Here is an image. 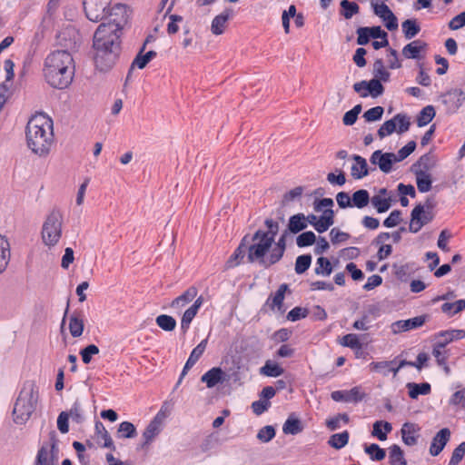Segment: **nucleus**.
I'll return each instance as SVG.
<instances>
[{"instance_id":"nucleus-1","label":"nucleus","mask_w":465,"mask_h":465,"mask_svg":"<svg viewBox=\"0 0 465 465\" xmlns=\"http://www.w3.org/2000/svg\"><path fill=\"white\" fill-rule=\"evenodd\" d=\"M43 74L52 87H68L74 75V63L72 54L65 50L51 52L44 61Z\"/></svg>"},{"instance_id":"nucleus-2","label":"nucleus","mask_w":465,"mask_h":465,"mask_svg":"<svg viewBox=\"0 0 465 465\" xmlns=\"http://www.w3.org/2000/svg\"><path fill=\"white\" fill-rule=\"evenodd\" d=\"M122 33L100 25L94 35L95 49L94 62L100 71L111 69L117 61L121 52Z\"/></svg>"},{"instance_id":"nucleus-3","label":"nucleus","mask_w":465,"mask_h":465,"mask_svg":"<svg viewBox=\"0 0 465 465\" xmlns=\"http://www.w3.org/2000/svg\"><path fill=\"white\" fill-rule=\"evenodd\" d=\"M25 136L27 146L34 153L48 154L54 143L53 120L43 113L33 115L27 123Z\"/></svg>"},{"instance_id":"nucleus-4","label":"nucleus","mask_w":465,"mask_h":465,"mask_svg":"<svg viewBox=\"0 0 465 465\" xmlns=\"http://www.w3.org/2000/svg\"><path fill=\"white\" fill-rule=\"evenodd\" d=\"M38 401V388L33 381H26L16 399L13 410L14 421L25 423L35 411Z\"/></svg>"},{"instance_id":"nucleus-5","label":"nucleus","mask_w":465,"mask_h":465,"mask_svg":"<svg viewBox=\"0 0 465 465\" xmlns=\"http://www.w3.org/2000/svg\"><path fill=\"white\" fill-rule=\"evenodd\" d=\"M252 243H247L248 255L247 260L249 262H257L260 265L264 268H268L274 263H269L270 254L266 256V253L272 250V237H267L265 232L258 230L251 238Z\"/></svg>"},{"instance_id":"nucleus-6","label":"nucleus","mask_w":465,"mask_h":465,"mask_svg":"<svg viewBox=\"0 0 465 465\" xmlns=\"http://www.w3.org/2000/svg\"><path fill=\"white\" fill-rule=\"evenodd\" d=\"M63 214L54 208L47 215L42 227V240L49 247L54 246L62 236Z\"/></svg>"},{"instance_id":"nucleus-7","label":"nucleus","mask_w":465,"mask_h":465,"mask_svg":"<svg viewBox=\"0 0 465 465\" xmlns=\"http://www.w3.org/2000/svg\"><path fill=\"white\" fill-rule=\"evenodd\" d=\"M104 20L106 22H103L101 25H105L106 28L110 27L112 30L122 33L129 20L128 7L123 4L110 5Z\"/></svg>"},{"instance_id":"nucleus-8","label":"nucleus","mask_w":465,"mask_h":465,"mask_svg":"<svg viewBox=\"0 0 465 465\" xmlns=\"http://www.w3.org/2000/svg\"><path fill=\"white\" fill-rule=\"evenodd\" d=\"M50 447L43 445L37 451L34 465H56L58 460V447L56 432L50 431Z\"/></svg>"},{"instance_id":"nucleus-9","label":"nucleus","mask_w":465,"mask_h":465,"mask_svg":"<svg viewBox=\"0 0 465 465\" xmlns=\"http://www.w3.org/2000/svg\"><path fill=\"white\" fill-rule=\"evenodd\" d=\"M411 125L410 118L403 114H397L393 118L384 122L378 130V136L381 139L391 134L394 132L405 133Z\"/></svg>"},{"instance_id":"nucleus-10","label":"nucleus","mask_w":465,"mask_h":465,"mask_svg":"<svg viewBox=\"0 0 465 465\" xmlns=\"http://www.w3.org/2000/svg\"><path fill=\"white\" fill-rule=\"evenodd\" d=\"M112 0H84V10L88 20L94 23L104 21Z\"/></svg>"},{"instance_id":"nucleus-11","label":"nucleus","mask_w":465,"mask_h":465,"mask_svg":"<svg viewBox=\"0 0 465 465\" xmlns=\"http://www.w3.org/2000/svg\"><path fill=\"white\" fill-rule=\"evenodd\" d=\"M433 219V213L431 211H425L424 206L419 203L411 213L409 231L412 233H417L424 225L430 223Z\"/></svg>"},{"instance_id":"nucleus-12","label":"nucleus","mask_w":465,"mask_h":465,"mask_svg":"<svg viewBox=\"0 0 465 465\" xmlns=\"http://www.w3.org/2000/svg\"><path fill=\"white\" fill-rule=\"evenodd\" d=\"M166 417L167 414L163 411V407H162L143 433V437L144 439L143 445L151 443L153 439L161 432L162 424Z\"/></svg>"},{"instance_id":"nucleus-13","label":"nucleus","mask_w":465,"mask_h":465,"mask_svg":"<svg viewBox=\"0 0 465 465\" xmlns=\"http://www.w3.org/2000/svg\"><path fill=\"white\" fill-rule=\"evenodd\" d=\"M370 162L372 164H377L380 170L384 173H391L393 163H398L395 153H382L381 150L372 153Z\"/></svg>"},{"instance_id":"nucleus-14","label":"nucleus","mask_w":465,"mask_h":465,"mask_svg":"<svg viewBox=\"0 0 465 465\" xmlns=\"http://www.w3.org/2000/svg\"><path fill=\"white\" fill-rule=\"evenodd\" d=\"M426 322V316L420 315L408 320H401L391 324V331L394 334L408 331L422 326Z\"/></svg>"},{"instance_id":"nucleus-15","label":"nucleus","mask_w":465,"mask_h":465,"mask_svg":"<svg viewBox=\"0 0 465 465\" xmlns=\"http://www.w3.org/2000/svg\"><path fill=\"white\" fill-rule=\"evenodd\" d=\"M334 401H345L357 403L364 398V393L361 391L359 387H353L349 391H334L331 394Z\"/></svg>"},{"instance_id":"nucleus-16","label":"nucleus","mask_w":465,"mask_h":465,"mask_svg":"<svg viewBox=\"0 0 465 465\" xmlns=\"http://www.w3.org/2000/svg\"><path fill=\"white\" fill-rule=\"evenodd\" d=\"M226 380L227 375L220 367H213L201 377V381L204 382L207 388H213Z\"/></svg>"},{"instance_id":"nucleus-17","label":"nucleus","mask_w":465,"mask_h":465,"mask_svg":"<svg viewBox=\"0 0 465 465\" xmlns=\"http://www.w3.org/2000/svg\"><path fill=\"white\" fill-rule=\"evenodd\" d=\"M450 438V430L448 428H443L436 433L433 437L430 446V453L431 456H438Z\"/></svg>"},{"instance_id":"nucleus-18","label":"nucleus","mask_w":465,"mask_h":465,"mask_svg":"<svg viewBox=\"0 0 465 465\" xmlns=\"http://www.w3.org/2000/svg\"><path fill=\"white\" fill-rule=\"evenodd\" d=\"M203 303V296L196 298L194 302L183 312L181 320V330L183 333H186L190 328L191 322L196 316L199 309Z\"/></svg>"},{"instance_id":"nucleus-19","label":"nucleus","mask_w":465,"mask_h":465,"mask_svg":"<svg viewBox=\"0 0 465 465\" xmlns=\"http://www.w3.org/2000/svg\"><path fill=\"white\" fill-rule=\"evenodd\" d=\"M419 425L411 422H405L401 430L402 441L408 446H414L418 442Z\"/></svg>"},{"instance_id":"nucleus-20","label":"nucleus","mask_w":465,"mask_h":465,"mask_svg":"<svg viewBox=\"0 0 465 465\" xmlns=\"http://www.w3.org/2000/svg\"><path fill=\"white\" fill-rule=\"evenodd\" d=\"M198 290L194 286L189 287L180 296L175 298L170 304V307L175 311H180L196 298Z\"/></svg>"},{"instance_id":"nucleus-21","label":"nucleus","mask_w":465,"mask_h":465,"mask_svg":"<svg viewBox=\"0 0 465 465\" xmlns=\"http://www.w3.org/2000/svg\"><path fill=\"white\" fill-rule=\"evenodd\" d=\"M464 100V93L460 89H454L444 95L443 103L449 105L451 113H454L462 105Z\"/></svg>"},{"instance_id":"nucleus-22","label":"nucleus","mask_w":465,"mask_h":465,"mask_svg":"<svg viewBox=\"0 0 465 465\" xmlns=\"http://www.w3.org/2000/svg\"><path fill=\"white\" fill-rule=\"evenodd\" d=\"M232 16V9H225L223 13L216 15L211 25V31L215 35H222L226 27L228 20Z\"/></svg>"},{"instance_id":"nucleus-23","label":"nucleus","mask_w":465,"mask_h":465,"mask_svg":"<svg viewBox=\"0 0 465 465\" xmlns=\"http://www.w3.org/2000/svg\"><path fill=\"white\" fill-rule=\"evenodd\" d=\"M247 238V235L242 238L239 246L236 248V250L229 258V260L226 262L225 266L227 269L233 268L239 265L242 260L244 258L245 254H248Z\"/></svg>"},{"instance_id":"nucleus-24","label":"nucleus","mask_w":465,"mask_h":465,"mask_svg":"<svg viewBox=\"0 0 465 465\" xmlns=\"http://www.w3.org/2000/svg\"><path fill=\"white\" fill-rule=\"evenodd\" d=\"M427 45L420 40H414L402 48V55L407 59H420V54Z\"/></svg>"},{"instance_id":"nucleus-25","label":"nucleus","mask_w":465,"mask_h":465,"mask_svg":"<svg viewBox=\"0 0 465 465\" xmlns=\"http://www.w3.org/2000/svg\"><path fill=\"white\" fill-rule=\"evenodd\" d=\"M334 223V212L332 209H325L314 224V229L322 233Z\"/></svg>"},{"instance_id":"nucleus-26","label":"nucleus","mask_w":465,"mask_h":465,"mask_svg":"<svg viewBox=\"0 0 465 465\" xmlns=\"http://www.w3.org/2000/svg\"><path fill=\"white\" fill-rule=\"evenodd\" d=\"M287 289L288 285L286 283L281 284L276 292L267 299L266 304L269 305L272 310L277 308L278 311L283 312L282 304Z\"/></svg>"},{"instance_id":"nucleus-27","label":"nucleus","mask_w":465,"mask_h":465,"mask_svg":"<svg viewBox=\"0 0 465 465\" xmlns=\"http://www.w3.org/2000/svg\"><path fill=\"white\" fill-rule=\"evenodd\" d=\"M84 328L83 315L81 312H74L69 320V331L74 338L80 337Z\"/></svg>"},{"instance_id":"nucleus-28","label":"nucleus","mask_w":465,"mask_h":465,"mask_svg":"<svg viewBox=\"0 0 465 465\" xmlns=\"http://www.w3.org/2000/svg\"><path fill=\"white\" fill-rule=\"evenodd\" d=\"M288 232L285 231L282 235L280 237L278 242L275 243V245L272 248L270 251V262L269 263H277L283 256L285 248H286V242L285 238L287 236Z\"/></svg>"},{"instance_id":"nucleus-29","label":"nucleus","mask_w":465,"mask_h":465,"mask_svg":"<svg viewBox=\"0 0 465 465\" xmlns=\"http://www.w3.org/2000/svg\"><path fill=\"white\" fill-rule=\"evenodd\" d=\"M352 159L356 163L351 166V176L355 179H361L367 176L369 171L366 160L358 154H354Z\"/></svg>"},{"instance_id":"nucleus-30","label":"nucleus","mask_w":465,"mask_h":465,"mask_svg":"<svg viewBox=\"0 0 465 465\" xmlns=\"http://www.w3.org/2000/svg\"><path fill=\"white\" fill-rule=\"evenodd\" d=\"M392 430V426L388 421L377 420L373 424L371 435L380 440H387V434Z\"/></svg>"},{"instance_id":"nucleus-31","label":"nucleus","mask_w":465,"mask_h":465,"mask_svg":"<svg viewBox=\"0 0 465 465\" xmlns=\"http://www.w3.org/2000/svg\"><path fill=\"white\" fill-rule=\"evenodd\" d=\"M11 252L9 242L0 235V273L3 272L10 261Z\"/></svg>"},{"instance_id":"nucleus-32","label":"nucleus","mask_w":465,"mask_h":465,"mask_svg":"<svg viewBox=\"0 0 465 465\" xmlns=\"http://www.w3.org/2000/svg\"><path fill=\"white\" fill-rule=\"evenodd\" d=\"M303 430V425L300 419L290 416L282 426L284 434L297 435Z\"/></svg>"},{"instance_id":"nucleus-33","label":"nucleus","mask_w":465,"mask_h":465,"mask_svg":"<svg viewBox=\"0 0 465 465\" xmlns=\"http://www.w3.org/2000/svg\"><path fill=\"white\" fill-rule=\"evenodd\" d=\"M370 193L365 189H360L352 193L351 196V208L356 207L362 209L366 207L370 203Z\"/></svg>"},{"instance_id":"nucleus-34","label":"nucleus","mask_w":465,"mask_h":465,"mask_svg":"<svg viewBox=\"0 0 465 465\" xmlns=\"http://www.w3.org/2000/svg\"><path fill=\"white\" fill-rule=\"evenodd\" d=\"M407 388L409 390V396L411 399H417L420 395H428L431 391L430 385L428 382H409Z\"/></svg>"},{"instance_id":"nucleus-35","label":"nucleus","mask_w":465,"mask_h":465,"mask_svg":"<svg viewBox=\"0 0 465 465\" xmlns=\"http://www.w3.org/2000/svg\"><path fill=\"white\" fill-rule=\"evenodd\" d=\"M306 229V219L303 213H297L290 217L288 231L292 233H298Z\"/></svg>"},{"instance_id":"nucleus-36","label":"nucleus","mask_w":465,"mask_h":465,"mask_svg":"<svg viewBox=\"0 0 465 465\" xmlns=\"http://www.w3.org/2000/svg\"><path fill=\"white\" fill-rule=\"evenodd\" d=\"M465 309V300L460 299L454 302H445L441 305V312L448 317H452Z\"/></svg>"},{"instance_id":"nucleus-37","label":"nucleus","mask_w":465,"mask_h":465,"mask_svg":"<svg viewBox=\"0 0 465 465\" xmlns=\"http://www.w3.org/2000/svg\"><path fill=\"white\" fill-rule=\"evenodd\" d=\"M415 174L418 190L420 193L429 192L432 183L430 174L425 171H417Z\"/></svg>"},{"instance_id":"nucleus-38","label":"nucleus","mask_w":465,"mask_h":465,"mask_svg":"<svg viewBox=\"0 0 465 465\" xmlns=\"http://www.w3.org/2000/svg\"><path fill=\"white\" fill-rule=\"evenodd\" d=\"M259 371L260 374L267 377H279L284 372V370L278 363L268 360L265 361L264 365L260 368Z\"/></svg>"},{"instance_id":"nucleus-39","label":"nucleus","mask_w":465,"mask_h":465,"mask_svg":"<svg viewBox=\"0 0 465 465\" xmlns=\"http://www.w3.org/2000/svg\"><path fill=\"white\" fill-rule=\"evenodd\" d=\"M389 462L391 465H407L403 451L399 445L393 444L390 447Z\"/></svg>"},{"instance_id":"nucleus-40","label":"nucleus","mask_w":465,"mask_h":465,"mask_svg":"<svg viewBox=\"0 0 465 465\" xmlns=\"http://www.w3.org/2000/svg\"><path fill=\"white\" fill-rule=\"evenodd\" d=\"M340 5V14L345 19H351L353 15L359 14L360 12V6L355 2H351L349 0H341Z\"/></svg>"},{"instance_id":"nucleus-41","label":"nucleus","mask_w":465,"mask_h":465,"mask_svg":"<svg viewBox=\"0 0 465 465\" xmlns=\"http://www.w3.org/2000/svg\"><path fill=\"white\" fill-rule=\"evenodd\" d=\"M436 113L432 105H427L419 113L417 116V125L422 127L432 121Z\"/></svg>"},{"instance_id":"nucleus-42","label":"nucleus","mask_w":465,"mask_h":465,"mask_svg":"<svg viewBox=\"0 0 465 465\" xmlns=\"http://www.w3.org/2000/svg\"><path fill=\"white\" fill-rule=\"evenodd\" d=\"M144 49H145V44L143 45V46L140 48L139 53L136 54V56L133 60L131 66L129 68L127 76H126V81L129 80L134 67H138L139 69H143L149 64V61L146 59V57L143 54Z\"/></svg>"},{"instance_id":"nucleus-43","label":"nucleus","mask_w":465,"mask_h":465,"mask_svg":"<svg viewBox=\"0 0 465 465\" xmlns=\"http://www.w3.org/2000/svg\"><path fill=\"white\" fill-rule=\"evenodd\" d=\"M349 432L344 430L341 433H335L331 435L328 440V444L336 450H341L348 444Z\"/></svg>"},{"instance_id":"nucleus-44","label":"nucleus","mask_w":465,"mask_h":465,"mask_svg":"<svg viewBox=\"0 0 465 465\" xmlns=\"http://www.w3.org/2000/svg\"><path fill=\"white\" fill-rule=\"evenodd\" d=\"M364 451L370 456V459L374 461H381L386 457V451L376 443L364 445Z\"/></svg>"},{"instance_id":"nucleus-45","label":"nucleus","mask_w":465,"mask_h":465,"mask_svg":"<svg viewBox=\"0 0 465 465\" xmlns=\"http://www.w3.org/2000/svg\"><path fill=\"white\" fill-rule=\"evenodd\" d=\"M404 36L407 39H411L416 36L420 31V26L417 24L415 19H407L401 24Z\"/></svg>"},{"instance_id":"nucleus-46","label":"nucleus","mask_w":465,"mask_h":465,"mask_svg":"<svg viewBox=\"0 0 465 465\" xmlns=\"http://www.w3.org/2000/svg\"><path fill=\"white\" fill-rule=\"evenodd\" d=\"M370 202L379 213L387 212L391 206V199L381 197V195H374Z\"/></svg>"},{"instance_id":"nucleus-47","label":"nucleus","mask_w":465,"mask_h":465,"mask_svg":"<svg viewBox=\"0 0 465 465\" xmlns=\"http://www.w3.org/2000/svg\"><path fill=\"white\" fill-rule=\"evenodd\" d=\"M156 324L165 331H172L176 327V321L173 317L167 314L158 315L155 319Z\"/></svg>"},{"instance_id":"nucleus-48","label":"nucleus","mask_w":465,"mask_h":465,"mask_svg":"<svg viewBox=\"0 0 465 465\" xmlns=\"http://www.w3.org/2000/svg\"><path fill=\"white\" fill-rule=\"evenodd\" d=\"M373 75L374 78L380 79L382 82L390 80L391 74L384 66L382 59H376L373 64Z\"/></svg>"},{"instance_id":"nucleus-49","label":"nucleus","mask_w":465,"mask_h":465,"mask_svg":"<svg viewBox=\"0 0 465 465\" xmlns=\"http://www.w3.org/2000/svg\"><path fill=\"white\" fill-rule=\"evenodd\" d=\"M314 272L317 275L328 276L332 272V266L328 258L319 257L317 259L316 267Z\"/></svg>"},{"instance_id":"nucleus-50","label":"nucleus","mask_w":465,"mask_h":465,"mask_svg":"<svg viewBox=\"0 0 465 465\" xmlns=\"http://www.w3.org/2000/svg\"><path fill=\"white\" fill-rule=\"evenodd\" d=\"M117 433L119 438L131 439L136 436V429L133 423L123 421L119 425Z\"/></svg>"},{"instance_id":"nucleus-51","label":"nucleus","mask_w":465,"mask_h":465,"mask_svg":"<svg viewBox=\"0 0 465 465\" xmlns=\"http://www.w3.org/2000/svg\"><path fill=\"white\" fill-rule=\"evenodd\" d=\"M312 263V255L311 254H302L296 258L295 262V272L297 274H302L305 272L311 266Z\"/></svg>"},{"instance_id":"nucleus-52","label":"nucleus","mask_w":465,"mask_h":465,"mask_svg":"<svg viewBox=\"0 0 465 465\" xmlns=\"http://www.w3.org/2000/svg\"><path fill=\"white\" fill-rule=\"evenodd\" d=\"M381 80L373 78L367 82L366 91L368 92V95L371 94L372 97H378L381 95L384 92V87L381 84Z\"/></svg>"},{"instance_id":"nucleus-53","label":"nucleus","mask_w":465,"mask_h":465,"mask_svg":"<svg viewBox=\"0 0 465 465\" xmlns=\"http://www.w3.org/2000/svg\"><path fill=\"white\" fill-rule=\"evenodd\" d=\"M95 432L104 440V447L114 449L113 440L101 421L95 422Z\"/></svg>"},{"instance_id":"nucleus-54","label":"nucleus","mask_w":465,"mask_h":465,"mask_svg":"<svg viewBox=\"0 0 465 465\" xmlns=\"http://www.w3.org/2000/svg\"><path fill=\"white\" fill-rule=\"evenodd\" d=\"M315 241L316 236L312 231L304 232L296 238V243L301 248L311 246L315 242Z\"/></svg>"},{"instance_id":"nucleus-55","label":"nucleus","mask_w":465,"mask_h":465,"mask_svg":"<svg viewBox=\"0 0 465 465\" xmlns=\"http://www.w3.org/2000/svg\"><path fill=\"white\" fill-rule=\"evenodd\" d=\"M361 112V105L357 104L343 115L342 122L345 125H352L358 119V115Z\"/></svg>"},{"instance_id":"nucleus-56","label":"nucleus","mask_w":465,"mask_h":465,"mask_svg":"<svg viewBox=\"0 0 465 465\" xmlns=\"http://www.w3.org/2000/svg\"><path fill=\"white\" fill-rule=\"evenodd\" d=\"M341 344L351 349H361V343L358 336L354 333H349L342 337Z\"/></svg>"},{"instance_id":"nucleus-57","label":"nucleus","mask_w":465,"mask_h":465,"mask_svg":"<svg viewBox=\"0 0 465 465\" xmlns=\"http://www.w3.org/2000/svg\"><path fill=\"white\" fill-rule=\"evenodd\" d=\"M67 412L69 414V418L71 417L73 421L76 423H82L84 420L82 406L78 401L74 402L73 406Z\"/></svg>"},{"instance_id":"nucleus-58","label":"nucleus","mask_w":465,"mask_h":465,"mask_svg":"<svg viewBox=\"0 0 465 465\" xmlns=\"http://www.w3.org/2000/svg\"><path fill=\"white\" fill-rule=\"evenodd\" d=\"M303 193V187L302 186H297L286 193H284L282 197V205H287L289 203L293 202L302 195Z\"/></svg>"},{"instance_id":"nucleus-59","label":"nucleus","mask_w":465,"mask_h":465,"mask_svg":"<svg viewBox=\"0 0 465 465\" xmlns=\"http://www.w3.org/2000/svg\"><path fill=\"white\" fill-rule=\"evenodd\" d=\"M275 437V430L272 426L262 427L257 433V439L262 442H269Z\"/></svg>"},{"instance_id":"nucleus-60","label":"nucleus","mask_w":465,"mask_h":465,"mask_svg":"<svg viewBox=\"0 0 465 465\" xmlns=\"http://www.w3.org/2000/svg\"><path fill=\"white\" fill-rule=\"evenodd\" d=\"M384 109L382 106H375L367 110L364 113L363 117L367 122H375L382 117Z\"/></svg>"},{"instance_id":"nucleus-61","label":"nucleus","mask_w":465,"mask_h":465,"mask_svg":"<svg viewBox=\"0 0 465 465\" xmlns=\"http://www.w3.org/2000/svg\"><path fill=\"white\" fill-rule=\"evenodd\" d=\"M99 353V348L94 344H90L80 351V355L84 363L88 364L92 360L93 355Z\"/></svg>"},{"instance_id":"nucleus-62","label":"nucleus","mask_w":465,"mask_h":465,"mask_svg":"<svg viewBox=\"0 0 465 465\" xmlns=\"http://www.w3.org/2000/svg\"><path fill=\"white\" fill-rule=\"evenodd\" d=\"M309 314V311L302 307H294L287 314V320L291 322H296L301 319L306 318Z\"/></svg>"},{"instance_id":"nucleus-63","label":"nucleus","mask_w":465,"mask_h":465,"mask_svg":"<svg viewBox=\"0 0 465 465\" xmlns=\"http://www.w3.org/2000/svg\"><path fill=\"white\" fill-rule=\"evenodd\" d=\"M371 4L374 14L382 20L390 15V12H392L385 3L378 4L371 0Z\"/></svg>"},{"instance_id":"nucleus-64","label":"nucleus","mask_w":465,"mask_h":465,"mask_svg":"<svg viewBox=\"0 0 465 465\" xmlns=\"http://www.w3.org/2000/svg\"><path fill=\"white\" fill-rule=\"evenodd\" d=\"M465 455V441L461 442L458 447H456L452 452L450 457L449 465H458L463 456Z\"/></svg>"}]
</instances>
